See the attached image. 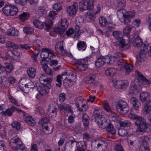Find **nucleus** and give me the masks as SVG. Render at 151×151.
Listing matches in <instances>:
<instances>
[{"label": "nucleus", "instance_id": "obj_44", "mask_svg": "<svg viewBox=\"0 0 151 151\" xmlns=\"http://www.w3.org/2000/svg\"><path fill=\"white\" fill-rule=\"evenodd\" d=\"M47 48L42 49V50L40 54V56L43 59H45L48 58L49 55V53L47 51Z\"/></svg>", "mask_w": 151, "mask_h": 151}, {"label": "nucleus", "instance_id": "obj_58", "mask_svg": "<svg viewBox=\"0 0 151 151\" xmlns=\"http://www.w3.org/2000/svg\"><path fill=\"white\" fill-rule=\"evenodd\" d=\"M29 15L26 13L23 12L19 15V18L22 21L26 20L29 17Z\"/></svg>", "mask_w": 151, "mask_h": 151}, {"label": "nucleus", "instance_id": "obj_61", "mask_svg": "<svg viewBox=\"0 0 151 151\" xmlns=\"http://www.w3.org/2000/svg\"><path fill=\"white\" fill-rule=\"evenodd\" d=\"M44 70L45 73L50 76H51V78L52 80L53 79L52 77V70L49 68L47 67V68H46L44 69Z\"/></svg>", "mask_w": 151, "mask_h": 151}, {"label": "nucleus", "instance_id": "obj_12", "mask_svg": "<svg viewBox=\"0 0 151 151\" xmlns=\"http://www.w3.org/2000/svg\"><path fill=\"white\" fill-rule=\"evenodd\" d=\"M15 111H17L19 112H23L21 110L17 109L14 106H12L10 108H8L6 111H2L1 113V114L4 116H11L12 115L13 113Z\"/></svg>", "mask_w": 151, "mask_h": 151}, {"label": "nucleus", "instance_id": "obj_56", "mask_svg": "<svg viewBox=\"0 0 151 151\" xmlns=\"http://www.w3.org/2000/svg\"><path fill=\"white\" fill-rule=\"evenodd\" d=\"M53 22L52 20H50L47 22L45 24L46 29L47 31L50 29L52 26Z\"/></svg>", "mask_w": 151, "mask_h": 151}, {"label": "nucleus", "instance_id": "obj_8", "mask_svg": "<svg viewBox=\"0 0 151 151\" xmlns=\"http://www.w3.org/2000/svg\"><path fill=\"white\" fill-rule=\"evenodd\" d=\"M116 109L118 113L122 114H126L129 111L127 103L122 100H120L117 103Z\"/></svg>", "mask_w": 151, "mask_h": 151}, {"label": "nucleus", "instance_id": "obj_7", "mask_svg": "<svg viewBox=\"0 0 151 151\" xmlns=\"http://www.w3.org/2000/svg\"><path fill=\"white\" fill-rule=\"evenodd\" d=\"M48 122L49 119L46 117L42 118L39 122V124L42 125V128L46 134H50L53 131V125L48 123Z\"/></svg>", "mask_w": 151, "mask_h": 151}, {"label": "nucleus", "instance_id": "obj_34", "mask_svg": "<svg viewBox=\"0 0 151 151\" xmlns=\"http://www.w3.org/2000/svg\"><path fill=\"white\" fill-rule=\"evenodd\" d=\"M6 44V47L9 48H11L14 49H17L19 48V45H18L12 42H7Z\"/></svg>", "mask_w": 151, "mask_h": 151}, {"label": "nucleus", "instance_id": "obj_2", "mask_svg": "<svg viewBox=\"0 0 151 151\" xmlns=\"http://www.w3.org/2000/svg\"><path fill=\"white\" fill-rule=\"evenodd\" d=\"M39 81L40 83L44 86L39 85L37 86L35 88L41 95H45L49 92L50 89V87L46 85H49L52 81V79L51 78H48L47 76L42 75L40 77Z\"/></svg>", "mask_w": 151, "mask_h": 151}, {"label": "nucleus", "instance_id": "obj_62", "mask_svg": "<svg viewBox=\"0 0 151 151\" xmlns=\"http://www.w3.org/2000/svg\"><path fill=\"white\" fill-rule=\"evenodd\" d=\"M86 17L87 18L90 19H94L95 17L94 14L91 13L90 11H88L87 12Z\"/></svg>", "mask_w": 151, "mask_h": 151}, {"label": "nucleus", "instance_id": "obj_9", "mask_svg": "<svg viewBox=\"0 0 151 151\" xmlns=\"http://www.w3.org/2000/svg\"><path fill=\"white\" fill-rule=\"evenodd\" d=\"M2 11L5 15L12 16L16 15L17 14L18 10L14 5H6L3 7Z\"/></svg>", "mask_w": 151, "mask_h": 151}, {"label": "nucleus", "instance_id": "obj_45", "mask_svg": "<svg viewBox=\"0 0 151 151\" xmlns=\"http://www.w3.org/2000/svg\"><path fill=\"white\" fill-rule=\"evenodd\" d=\"M55 48L56 51L57 52H58L59 50H63V42L62 41L58 42L56 45Z\"/></svg>", "mask_w": 151, "mask_h": 151}, {"label": "nucleus", "instance_id": "obj_27", "mask_svg": "<svg viewBox=\"0 0 151 151\" xmlns=\"http://www.w3.org/2000/svg\"><path fill=\"white\" fill-rule=\"evenodd\" d=\"M128 129L122 127L119 129L118 130V133L120 136H125L128 134Z\"/></svg>", "mask_w": 151, "mask_h": 151}, {"label": "nucleus", "instance_id": "obj_3", "mask_svg": "<svg viewBox=\"0 0 151 151\" xmlns=\"http://www.w3.org/2000/svg\"><path fill=\"white\" fill-rule=\"evenodd\" d=\"M143 49H141L137 55V62H142L144 60L146 53L147 52L151 57V42L147 45H143Z\"/></svg>", "mask_w": 151, "mask_h": 151}, {"label": "nucleus", "instance_id": "obj_59", "mask_svg": "<svg viewBox=\"0 0 151 151\" xmlns=\"http://www.w3.org/2000/svg\"><path fill=\"white\" fill-rule=\"evenodd\" d=\"M19 47H20L22 49H25L26 50H28L31 48L32 46L28 44H24L22 45V44H19Z\"/></svg>", "mask_w": 151, "mask_h": 151}, {"label": "nucleus", "instance_id": "obj_64", "mask_svg": "<svg viewBox=\"0 0 151 151\" xmlns=\"http://www.w3.org/2000/svg\"><path fill=\"white\" fill-rule=\"evenodd\" d=\"M109 116L111 117L112 120L114 121H116L119 118V116L118 115L113 113L110 114Z\"/></svg>", "mask_w": 151, "mask_h": 151}, {"label": "nucleus", "instance_id": "obj_52", "mask_svg": "<svg viewBox=\"0 0 151 151\" xmlns=\"http://www.w3.org/2000/svg\"><path fill=\"white\" fill-rule=\"evenodd\" d=\"M64 74L62 73L61 75H59L57 76L56 81L57 82V83H56V86H58L59 87H60L61 85L62 84V81L61 79H62V75H64Z\"/></svg>", "mask_w": 151, "mask_h": 151}, {"label": "nucleus", "instance_id": "obj_37", "mask_svg": "<svg viewBox=\"0 0 151 151\" xmlns=\"http://www.w3.org/2000/svg\"><path fill=\"white\" fill-rule=\"evenodd\" d=\"M132 29V27L129 24H127L123 29L124 33L127 36H129Z\"/></svg>", "mask_w": 151, "mask_h": 151}, {"label": "nucleus", "instance_id": "obj_1", "mask_svg": "<svg viewBox=\"0 0 151 151\" xmlns=\"http://www.w3.org/2000/svg\"><path fill=\"white\" fill-rule=\"evenodd\" d=\"M129 117L132 119L136 120L135 125L137 128L136 133L137 134H142L143 133H151V125L146 122L145 119L142 117L135 114L130 113Z\"/></svg>", "mask_w": 151, "mask_h": 151}, {"label": "nucleus", "instance_id": "obj_53", "mask_svg": "<svg viewBox=\"0 0 151 151\" xmlns=\"http://www.w3.org/2000/svg\"><path fill=\"white\" fill-rule=\"evenodd\" d=\"M13 128L16 129L17 130H19L20 128V125L19 122L17 121H14L12 124Z\"/></svg>", "mask_w": 151, "mask_h": 151}, {"label": "nucleus", "instance_id": "obj_32", "mask_svg": "<svg viewBox=\"0 0 151 151\" xmlns=\"http://www.w3.org/2000/svg\"><path fill=\"white\" fill-rule=\"evenodd\" d=\"M142 144L141 145L149 146L148 142L150 140V137H149L145 136H142L140 138Z\"/></svg>", "mask_w": 151, "mask_h": 151}, {"label": "nucleus", "instance_id": "obj_38", "mask_svg": "<svg viewBox=\"0 0 151 151\" xmlns=\"http://www.w3.org/2000/svg\"><path fill=\"white\" fill-rule=\"evenodd\" d=\"M89 119L88 115L86 114H83L82 116V121L83 125L85 126H87L89 123Z\"/></svg>", "mask_w": 151, "mask_h": 151}, {"label": "nucleus", "instance_id": "obj_21", "mask_svg": "<svg viewBox=\"0 0 151 151\" xmlns=\"http://www.w3.org/2000/svg\"><path fill=\"white\" fill-rule=\"evenodd\" d=\"M3 67L6 71L8 73H11L13 69L12 64L9 63H5Z\"/></svg>", "mask_w": 151, "mask_h": 151}, {"label": "nucleus", "instance_id": "obj_49", "mask_svg": "<svg viewBox=\"0 0 151 151\" xmlns=\"http://www.w3.org/2000/svg\"><path fill=\"white\" fill-rule=\"evenodd\" d=\"M118 54V55H117L116 56H109L111 64H113L115 61L116 60H117L118 57H121L122 56L121 53H119Z\"/></svg>", "mask_w": 151, "mask_h": 151}, {"label": "nucleus", "instance_id": "obj_14", "mask_svg": "<svg viewBox=\"0 0 151 151\" xmlns=\"http://www.w3.org/2000/svg\"><path fill=\"white\" fill-rule=\"evenodd\" d=\"M78 5V3L75 2L72 5L68 7L67 9L68 14L70 16L75 15L77 13Z\"/></svg>", "mask_w": 151, "mask_h": 151}, {"label": "nucleus", "instance_id": "obj_30", "mask_svg": "<svg viewBox=\"0 0 151 151\" xmlns=\"http://www.w3.org/2000/svg\"><path fill=\"white\" fill-rule=\"evenodd\" d=\"M106 131L112 135H114L116 134V130L114 129L113 125L111 124H108L106 129Z\"/></svg>", "mask_w": 151, "mask_h": 151}, {"label": "nucleus", "instance_id": "obj_42", "mask_svg": "<svg viewBox=\"0 0 151 151\" xmlns=\"http://www.w3.org/2000/svg\"><path fill=\"white\" fill-rule=\"evenodd\" d=\"M99 22L100 25L103 27L106 26L107 23L106 19L103 17H101L99 19Z\"/></svg>", "mask_w": 151, "mask_h": 151}, {"label": "nucleus", "instance_id": "obj_40", "mask_svg": "<svg viewBox=\"0 0 151 151\" xmlns=\"http://www.w3.org/2000/svg\"><path fill=\"white\" fill-rule=\"evenodd\" d=\"M117 65L122 68H124V66L126 63L125 60H124L122 58V56L118 58L117 60Z\"/></svg>", "mask_w": 151, "mask_h": 151}, {"label": "nucleus", "instance_id": "obj_46", "mask_svg": "<svg viewBox=\"0 0 151 151\" xmlns=\"http://www.w3.org/2000/svg\"><path fill=\"white\" fill-rule=\"evenodd\" d=\"M120 125L122 128L126 129V127H129L131 125V123L127 120H125L120 122Z\"/></svg>", "mask_w": 151, "mask_h": 151}, {"label": "nucleus", "instance_id": "obj_19", "mask_svg": "<svg viewBox=\"0 0 151 151\" xmlns=\"http://www.w3.org/2000/svg\"><path fill=\"white\" fill-rule=\"evenodd\" d=\"M150 95L146 92H142L140 93L139 99L142 102H145L149 99Z\"/></svg>", "mask_w": 151, "mask_h": 151}, {"label": "nucleus", "instance_id": "obj_35", "mask_svg": "<svg viewBox=\"0 0 151 151\" xmlns=\"http://www.w3.org/2000/svg\"><path fill=\"white\" fill-rule=\"evenodd\" d=\"M27 73L29 77L32 78H34L35 76V70L33 68H29V70H27Z\"/></svg>", "mask_w": 151, "mask_h": 151}, {"label": "nucleus", "instance_id": "obj_50", "mask_svg": "<svg viewBox=\"0 0 151 151\" xmlns=\"http://www.w3.org/2000/svg\"><path fill=\"white\" fill-rule=\"evenodd\" d=\"M114 149L115 151H125L123 146L120 144H116L114 146Z\"/></svg>", "mask_w": 151, "mask_h": 151}, {"label": "nucleus", "instance_id": "obj_24", "mask_svg": "<svg viewBox=\"0 0 151 151\" xmlns=\"http://www.w3.org/2000/svg\"><path fill=\"white\" fill-rule=\"evenodd\" d=\"M6 33L9 35L13 36H18L19 35V31L17 30H15L14 28H11Z\"/></svg>", "mask_w": 151, "mask_h": 151}, {"label": "nucleus", "instance_id": "obj_5", "mask_svg": "<svg viewBox=\"0 0 151 151\" xmlns=\"http://www.w3.org/2000/svg\"><path fill=\"white\" fill-rule=\"evenodd\" d=\"M10 144L11 147L16 150L15 151H26L24 145L19 138L12 139Z\"/></svg>", "mask_w": 151, "mask_h": 151}, {"label": "nucleus", "instance_id": "obj_17", "mask_svg": "<svg viewBox=\"0 0 151 151\" xmlns=\"http://www.w3.org/2000/svg\"><path fill=\"white\" fill-rule=\"evenodd\" d=\"M128 84L127 81L119 80L116 81L115 87L116 88L120 89L126 88Z\"/></svg>", "mask_w": 151, "mask_h": 151}, {"label": "nucleus", "instance_id": "obj_41", "mask_svg": "<svg viewBox=\"0 0 151 151\" xmlns=\"http://www.w3.org/2000/svg\"><path fill=\"white\" fill-rule=\"evenodd\" d=\"M22 81H21L19 82V84L21 86L22 85V86L24 85L26 88H35V87L32 81H30L27 84H24V85L22 83Z\"/></svg>", "mask_w": 151, "mask_h": 151}, {"label": "nucleus", "instance_id": "obj_55", "mask_svg": "<svg viewBox=\"0 0 151 151\" xmlns=\"http://www.w3.org/2000/svg\"><path fill=\"white\" fill-rule=\"evenodd\" d=\"M140 23V20L139 19H134L132 22V26L134 27H138Z\"/></svg>", "mask_w": 151, "mask_h": 151}, {"label": "nucleus", "instance_id": "obj_63", "mask_svg": "<svg viewBox=\"0 0 151 151\" xmlns=\"http://www.w3.org/2000/svg\"><path fill=\"white\" fill-rule=\"evenodd\" d=\"M126 14L132 19L134 18L135 15V13L134 10H132L128 12H127Z\"/></svg>", "mask_w": 151, "mask_h": 151}, {"label": "nucleus", "instance_id": "obj_28", "mask_svg": "<svg viewBox=\"0 0 151 151\" xmlns=\"http://www.w3.org/2000/svg\"><path fill=\"white\" fill-rule=\"evenodd\" d=\"M25 121L28 124L31 126H34L36 124L35 120L30 116L27 117L25 119Z\"/></svg>", "mask_w": 151, "mask_h": 151}, {"label": "nucleus", "instance_id": "obj_33", "mask_svg": "<svg viewBox=\"0 0 151 151\" xmlns=\"http://www.w3.org/2000/svg\"><path fill=\"white\" fill-rule=\"evenodd\" d=\"M45 13V10L43 7L40 6L36 9V13L39 17L43 16Z\"/></svg>", "mask_w": 151, "mask_h": 151}, {"label": "nucleus", "instance_id": "obj_47", "mask_svg": "<svg viewBox=\"0 0 151 151\" xmlns=\"http://www.w3.org/2000/svg\"><path fill=\"white\" fill-rule=\"evenodd\" d=\"M96 78V76L94 74L89 75L86 78V81L88 83H93Z\"/></svg>", "mask_w": 151, "mask_h": 151}, {"label": "nucleus", "instance_id": "obj_54", "mask_svg": "<svg viewBox=\"0 0 151 151\" xmlns=\"http://www.w3.org/2000/svg\"><path fill=\"white\" fill-rule=\"evenodd\" d=\"M53 8L57 12H60L62 9V6L61 4L59 3H56L54 4Z\"/></svg>", "mask_w": 151, "mask_h": 151}, {"label": "nucleus", "instance_id": "obj_6", "mask_svg": "<svg viewBox=\"0 0 151 151\" xmlns=\"http://www.w3.org/2000/svg\"><path fill=\"white\" fill-rule=\"evenodd\" d=\"M100 110L95 109L93 111V115L94 116L97 124L99 127L104 129L106 127L105 125L106 120L105 119L104 115L100 114Z\"/></svg>", "mask_w": 151, "mask_h": 151}, {"label": "nucleus", "instance_id": "obj_25", "mask_svg": "<svg viewBox=\"0 0 151 151\" xmlns=\"http://www.w3.org/2000/svg\"><path fill=\"white\" fill-rule=\"evenodd\" d=\"M143 110L146 114H148L151 111V100L146 103L143 108Z\"/></svg>", "mask_w": 151, "mask_h": 151}, {"label": "nucleus", "instance_id": "obj_48", "mask_svg": "<svg viewBox=\"0 0 151 151\" xmlns=\"http://www.w3.org/2000/svg\"><path fill=\"white\" fill-rule=\"evenodd\" d=\"M127 11L124 9H119L117 11V15L118 17L119 18L121 17H123L126 14Z\"/></svg>", "mask_w": 151, "mask_h": 151}, {"label": "nucleus", "instance_id": "obj_22", "mask_svg": "<svg viewBox=\"0 0 151 151\" xmlns=\"http://www.w3.org/2000/svg\"><path fill=\"white\" fill-rule=\"evenodd\" d=\"M136 74L138 76L139 78L141 80L142 83L144 84L148 85L149 83V82L144 77L142 74L139 71H136Z\"/></svg>", "mask_w": 151, "mask_h": 151}, {"label": "nucleus", "instance_id": "obj_57", "mask_svg": "<svg viewBox=\"0 0 151 151\" xmlns=\"http://www.w3.org/2000/svg\"><path fill=\"white\" fill-rule=\"evenodd\" d=\"M116 1L117 6L119 7L122 8L125 7L126 4L125 1Z\"/></svg>", "mask_w": 151, "mask_h": 151}, {"label": "nucleus", "instance_id": "obj_11", "mask_svg": "<svg viewBox=\"0 0 151 151\" xmlns=\"http://www.w3.org/2000/svg\"><path fill=\"white\" fill-rule=\"evenodd\" d=\"M59 27H55L54 31L59 34H62L64 32L68 27L67 21L65 19L61 20L59 22Z\"/></svg>", "mask_w": 151, "mask_h": 151}, {"label": "nucleus", "instance_id": "obj_31", "mask_svg": "<svg viewBox=\"0 0 151 151\" xmlns=\"http://www.w3.org/2000/svg\"><path fill=\"white\" fill-rule=\"evenodd\" d=\"M77 47L79 50L83 51L86 49V43L84 42L80 41L78 43Z\"/></svg>", "mask_w": 151, "mask_h": 151}, {"label": "nucleus", "instance_id": "obj_39", "mask_svg": "<svg viewBox=\"0 0 151 151\" xmlns=\"http://www.w3.org/2000/svg\"><path fill=\"white\" fill-rule=\"evenodd\" d=\"M34 25L36 27L40 29H42L43 28L44 25L42 22L37 19H34L33 21Z\"/></svg>", "mask_w": 151, "mask_h": 151}, {"label": "nucleus", "instance_id": "obj_23", "mask_svg": "<svg viewBox=\"0 0 151 151\" xmlns=\"http://www.w3.org/2000/svg\"><path fill=\"white\" fill-rule=\"evenodd\" d=\"M104 64V62L103 59V56H101L96 59L95 62V66L98 68L100 67Z\"/></svg>", "mask_w": 151, "mask_h": 151}, {"label": "nucleus", "instance_id": "obj_60", "mask_svg": "<svg viewBox=\"0 0 151 151\" xmlns=\"http://www.w3.org/2000/svg\"><path fill=\"white\" fill-rule=\"evenodd\" d=\"M139 151H150L149 146L140 145Z\"/></svg>", "mask_w": 151, "mask_h": 151}, {"label": "nucleus", "instance_id": "obj_4", "mask_svg": "<svg viewBox=\"0 0 151 151\" xmlns=\"http://www.w3.org/2000/svg\"><path fill=\"white\" fill-rule=\"evenodd\" d=\"M93 60L92 57H89L78 61L76 63L78 69L81 71L86 70L88 69L89 63Z\"/></svg>", "mask_w": 151, "mask_h": 151}, {"label": "nucleus", "instance_id": "obj_29", "mask_svg": "<svg viewBox=\"0 0 151 151\" xmlns=\"http://www.w3.org/2000/svg\"><path fill=\"white\" fill-rule=\"evenodd\" d=\"M112 35L114 38L118 40H121L122 38L123 34L121 32L114 31L113 32Z\"/></svg>", "mask_w": 151, "mask_h": 151}, {"label": "nucleus", "instance_id": "obj_10", "mask_svg": "<svg viewBox=\"0 0 151 151\" xmlns=\"http://www.w3.org/2000/svg\"><path fill=\"white\" fill-rule=\"evenodd\" d=\"M93 1H81L79 3V9L81 12L86 9L91 10L93 8Z\"/></svg>", "mask_w": 151, "mask_h": 151}, {"label": "nucleus", "instance_id": "obj_13", "mask_svg": "<svg viewBox=\"0 0 151 151\" xmlns=\"http://www.w3.org/2000/svg\"><path fill=\"white\" fill-rule=\"evenodd\" d=\"M133 37L134 38L133 42V45L135 47H139L141 50L142 49V48L143 49V45L145 44L142 43V39L138 35L134 34L133 35Z\"/></svg>", "mask_w": 151, "mask_h": 151}, {"label": "nucleus", "instance_id": "obj_15", "mask_svg": "<svg viewBox=\"0 0 151 151\" xmlns=\"http://www.w3.org/2000/svg\"><path fill=\"white\" fill-rule=\"evenodd\" d=\"M95 149L98 151H104L107 148V142L104 140L101 141L99 142L96 143Z\"/></svg>", "mask_w": 151, "mask_h": 151}, {"label": "nucleus", "instance_id": "obj_26", "mask_svg": "<svg viewBox=\"0 0 151 151\" xmlns=\"http://www.w3.org/2000/svg\"><path fill=\"white\" fill-rule=\"evenodd\" d=\"M124 68L125 74L126 75H127L133 69L132 66L126 63L124 66Z\"/></svg>", "mask_w": 151, "mask_h": 151}, {"label": "nucleus", "instance_id": "obj_18", "mask_svg": "<svg viewBox=\"0 0 151 151\" xmlns=\"http://www.w3.org/2000/svg\"><path fill=\"white\" fill-rule=\"evenodd\" d=\"M58 108L60 110H64L68 112L73 114V110L71 106L65 103L61 104L58 106Z\"/></svg>", "mask_w": 151, "mask_h": 151}, {"label": "nucleus", "instance_id": "obj_36", "mask_svg": "<svg viewBox=\"0 0 151 151\" xmlns=\"http://www.w3.org/2000/svg\"><path fill=\"white\" fill-rule=\"evenodd\" d=\"M79 146L77 149V151H84L86 148V142L83 141L80 142L79 143Z\"/></svg>", "mask_w": 151, "mask_h": 151}, {"label": "nucleus", "instance_id": "obj_51", "mask_svg": "<svg viewBox=\"0 0 151 151\" xmlns=\"http://www.w3.org/2000/svg\"><path fill=\"white\" fill-rule=\"evenodd\" d=\"M23 31L27 34H32L34 30L31 27H25L23 29Z\"/></svg>", "mask_w": 151, "mask_h": 151}, {"label": "nucleus", "instance_id": "obj_16", "mask_svg": "<svg viewBox=\"0 0 151 151\" xmlns=\"http://www.w3.org/2000/svg\"><path fill=\"white\" fill-rule=\"evenodd\" d=\"M130 102L132 105L133 108L135 110H137L140 107V103L138 99L136 97L131 98L130 99Z\"/></svg>", "mask_w": 151, "mask_h": 151}, {"label": "nucleus", "instance_id": "obj_43", "mask_svg": "<svg viewBox=\"0 0 151 151\" xmlns=\"http://www.w3.org/2000/svg\"><path fill=\"white\" fill-rule=\"evenodd\" d=\"M116 72V70L113 68H109L106 70V73L107 75H109L112 77L114 76Z\"/></svg>", "mask_w": 151, "mask_h": 151}, {"label": "nucleus", "instance_id": "obj_20", "mask_svg": "<svg viewBox=\"0 0 151 151\" xmlns=\"http://www.w3.org/2000/svg\"><path fill=\"white\" fill-rule=\"evenodd\" d=\"M132 18L126 14L123 17L120 19L121 22L124 24H128L130 23L131 21Z\"/></svg>", "mask_w": 151, "mask_h": 151}]
</instances>
